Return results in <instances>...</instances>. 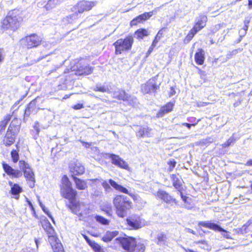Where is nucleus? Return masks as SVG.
<instances>
[{
	"label": "nucleus",
	"instance_id": "obj_50",
	"mask_svg": "<svg viewBox=\"0 0 252 252\" xmlns=\"http://www.w3.org/2000/svg\"><path fill=\"white\" fill-rule=\"evenodd\" d=\"M84 107V106L83 104H82V103H78V104H76L72 106V108L75 110H79L82 108H83Z\"/></svg>",
	"mask_w": 252,
	"mask_h": 252
},
{
	"label": "nucleus",
	"instance_id": "obj_1",
	"mask_svg": "<svg viewBox=\"0 0 252 252\" xmlns=\"http://www.w3.org/2000/svg\"><path fill=\"white\" fill-rule=\"evenodd\" d=\"M2 165L4 172L12 178H18L21 177L23 171L25 178L29 182L30 187L32 188L34 186V174L29 164L25 161H19V165L20 170L15 169L4 162H2Z\"/></svg>",
	"mask_w": 252,
	"mask_h": 252
},
{
	"label": "nucleus",
	"instance_id": "obj_39",
	"mask_svg": "<svg viewBox=\"0 0 252 252\" xmlns=\"http://www.w3.org/2000/svg\"><path fill=\"white\" fill-rule=\"evenodd\" d=\"M176 163H177L176 161L174 159H172L168 161L167 162V164L169 166L168 171L169 172L172 171L173 170L174 168H175V167L176 166Z\"/></svg>",
	"mask_w": 252,
	"mask_h": 252
},
{
	"label": "nucleus",
	"instance_id": "obj_15",
	"mask_svg": "<svg viewBox=\"0 0 252 252\" xmlns=\"http://www.w3.org/2000/svg\"><path fill=\"white\" fill-rule=\"evenodd\" d=\"M203 28L194 23L192 28L189 30L187 35L184 39L185 43H189L194 37V35Z\"/></svg>",
	"mask_w": 252,
	"mask_h": 252
},
{
	"label": "nucleus",
	"instance_id": "obj_62",
	"mask_svg": "<svg viewBox=\"0 0 252 252\" xmlns=\"http://www.w3.org/2000/svg\"><path fill=\"white\" fill-rule=\"evenodd\" d=\"M3 60V57L2 56L1 50L0 49V63H1Z\"/></svg>",
	"mask_w": 252,
	"mask_h": 252
},
{
	"label": "nucleus",
	"instance_id": "obj_36",
	"mask_svg": "<svg viewBox=\"0 0 252 252\" xmlns=\"http://www.w3.org/2000/svg\"><path fill=\"white\" fill-rule=\"evenodd\" d=\"M95 219L96 221L103 225H108L109 223V220L101 216L96 215Z\"/></svg>",
	"mask_w": 252,
	"mask_h": 252
},
{
	"label": "nucleus",
	"instance_id": "obj_27",
	"mask_svg": "<svg viewBox=\"0 0 252 252\" xmlns=\"http://www.w3.org/2000/svg\"><path fill=\"white\" fill-rule=\"evenodd\" d=\"M22 188L17 184H14L11 188V193L15 195V198L18 199L19 194L22 191Z\"/></svg>",
	"mask_w": 252,
	"mask_h": 252
},
{
	"label": "nucleus",
	"instance_id": "obj_17",
	"mask_svg": "<svg viewBox=\"0 0 252 252\" xmlns=\"http://www.w3.org/2000/svg\"><path fill=\"white\" fill-rule=\"evenodd\" d=\"M108 157L111 159L112 163L113 164L124 169L126 168V163L125 161L120 158L119 156L112 154H108Z\"/></svg>",
	"mask_w": 252,
	"mask_h": 252
},
{
	"label": "nucleus",
	"instance_id": "obj_20",
	"mask_svg": "<svg viewBox=\"0 0 252 252\" xmlns=\"http://www.w3.org/2000/svg\"><path fill=\"white\" fill-rule=\"evenodd\" d=\"M37 109L36 108V100L34 99L31 101L26 107L25 113L24 117H29L32 113H36Z\"/></svg>",
	"mask_w": 252,
	"mask_h": 252
},
{
	"label": "nucleus",
	"instance_id": "obj_43",
	"mask_svg": "<svg viewBox=\"0 0 252 252\" xmlns=\"http://www.w3.org/2000/svg\"><path fill=\"white\" fill-rule=\"evenodd\" d=\"M94 91L104 93L109 92V89L105 86H99L96 85L94 89Z\"/></svg>",
	"mask_w": 252,
	"mask_h": 252
},
{
	"label": "nucleus",
	"instance_id": "obj_35",
	"mask_svg": "<svg viewBox=\"0 0 252 252\" xmlns=\"http://www.w3.org/2000/svg\"><path fill=\"white\" fill-rule=\"evenodd\" d=\"M153 15V12L150 11L148 12H144L142 14L138 15L140 19L144 23L146 21L149 19Z\"/></svg>",
	"mask_w": 252,
	"mask_h": 252
},
{
	"label": "nucleus",
	"instance_id": "obj_46",
	"mask_svg": "<svg viewBox=\"0 0 252 252\" xmlns=\"http://www.w3.org/2000/svg\"><path fill=\"white\" fill-rule=\"evenodd\" d=\"M250 24V20H246L244 21V26L242 30L244 31V33L247 32Z\"/></svg>",
	"mask_w": 252,
	"mask_h": 252
},
{
	"label": "nucleus",
	"instance_id": "obj_19",
	"mask_svg": "<svg viewBox=\"0 0 252 252\" xmlns=\"http://www.w3.org/2000/svg\"><path fill=\"white\" fill-rule=\"evenodd\" d=\"M116 54H121L126 51V38L119 39L114 43Z\"/></svg>",
	"mask_w": 252,
	"mask_h": 252
},
{
	"label": "nucleus",
	"instance_id": "obj_21",
	"mask_svg": "<svg viewBox=\"0 0 252 252\" xmlns=\"http://www.w3.org/2000/svg\"><path fill=\"white\" fill-rule=\"evenodd\" d=\"M149 34L147 29L139 28L135 31L134 36L137 40L140 41L149 36Z\"/></svg>",
	"mask_w": 252,
	"mask_h": 252
},
{
	"label": "nucleus",
	"instance_id": "obj_16",
	"mask_svg": "<svg viewBox=\"0 0 252 252\" xmlns=\"http://www.w3.org/2000/svg\"><path fill=\"white\" fill-rule=\"evenodd\" d=\"M70 171L72 173V177H76L83 174L85 172L84 166L79 162H75L72 166H70Z\"/></svg>",
	"mask_w": 252,
	"mask_h": 252
},
{
	"label": "nucleus",
	"instance_id": "obj_44",
	"mask_svg": "<svg viewBox=\"0 0 252 252\" xmlns=\"http://www.w3.org/2000/svg\"><path fill=\"white\" fill-rule=\"evenodd\" d=\"M235 140L233 138H229L225 143L221 145L222 147L227 148L230 146L232 143H234Z\"/></svg>",
	"mask_w": 252,
	"mask_h": 252
},
{
	"label": "nucleus",
	"instance_id": "obj_34",
	"mask_svg": "<svg viewBox=\"0 0 252 252\" xmlns=\"http://www.w3.org/2000/svg\"><path fill=\"white\" fill-rule=\"evenodd\" d=\"M47 232L48 234L50 235L48 238L49 242L50 243L57 240L56 238L53 235L54 233V230L50 223H49V228L47 230Z\"/></svg>",
	"mask_w": 252,
	"mask_h": 252
},
{
	"label": "nucleus",
	"instance_id": "obj_61",
	"mask_svg": "<svg viewBox=\"0 0 252 252\" xmlns=\"http://www.w3.org/2000/svg\"><path fill=\"white\" fill-rule=\"evenodd\" d=\"M184 250L185 252H195V251H193L192 250L188 249V248H184Z\"/></svg>",
	"mask_w": 252,
	"mask_h": 252
},
{
	"label": "nucleus",
	"instance_id": "obj_53",
	"mask_svg": "<svg viewBox=\"0 0 252 252\" xmlns=\"http://www.w3.org/2000/svg\"><path fill=\"white\" fill-rule=\"evenodd\" d=\"M92 248L95 252H97L98 251H101V247L97 243H96Z\"/></svg>",
	"mask_w": 252,
	"mask_h": 252
},
{
	"label": "nucleus",
	"instance_id": "obj_54",
	"mask_svg": "<svg viewBox=\"0 0 252 252\" xmlns=\"http://www.w3.org/2000/svg\"><path fill=\"white\" fill-rule=\"evenodd\" d=\"M155 48V47L154 46H153L152 45H151L150 47L147 51V55H149L154 51Z\"/></svg>",
	"mask_w": 252,
	"mask_h": 252
},
{
	"label": "nucleus",
	"instance_id": "obj_18",
	"mask_svg": "<svg viewBox=\"0 0 252 252\" xmlns=\"http://www.w3.org/2000/svg\"><path fill=\"white\" fill-rule=\"evenodd\" d=\"M194 60L197 65H203L205 60V52L202 48H198L194 55Z\"/></svg>",
	"mask_w": 252,
	"mask_h": 252
},
{
	"label": "nucleus",
	"instance_id": "obj_5",
	"mask_svg": "<svg viewBox=\"0 0 252 252\" xmlns=\"http://www.w3.org/2000/svg\"><path fill=\"white\" fill-rule=\"evenodd\" d=\"M93 67L84 63L83 60H80L70 67V71L69 69H66L64 73H70L71 75H88L93 72Z\"/></svg>",
	"mask_w": 252,
	"mask_h": 252
},
{
	"label": "nucleus",
	"instance_id": "obj_42",
	"mask_svg": "<svg viewBox=\"0 0 252 252\" xmlns=\"http://www.w3.org/2000/svg\"><path fill=\"white\" fill-rule=\"evenodd\" d=\"M143 23L138 16H136L130 22L131 26H136L139 24Z\"/></svg>",
	"mask_w": 252,
	"mask_h": 252
},
{
	"label": "nucleus",
	"instance_id": "obj_40",
	"mask_svg": "<svg viewBox=\"0 0 252 252\" xmlns=\"http://www.w3.org/2000/svg\"><path fill=\"white\" fill-rule=\"evenodd\" d=\"M101 185L106 192H109L112 191V189L110 187V185L109 183V181H103L102 182Z\"/></svg>",
	"mask_w": 252,
	"mask_h": 252
},
{
	"label": "nucleus",
	"instance_id": "obj_48",
	"mask_svg": "<svg viewBox=\"0 0 252 252\" xmlns=\"http://www.w3.org/2000/svg\"><path fill=\"white\" fill-rule=\"evenodd\" d=\"M42 210L53 221H54L52 216L45 207H42Z\"/></svg>",
	"mask_w": 252,
	"mask_h": 252
},
{
	"label": "nucleus",
	"instance_id": "obj_4",
	"mask_svg": "<svg viewBox=\"0 0 252 252\" xmlns=\"http://www.w3.org/2000/svg\"><path fill=\"white\" fill-rule=\"evenodd\" d=\"M96 1H89L83 0L78 2L74 7V13L69 17H67L68 22H72V20L78 19L80 16L79 15L85 11L90 10L96 5Z\"/></svg>",
	"mask_w": 252,
	"mask_h": 252
},
{
	"label": "nucleus",
	"instance_id": "obj_14",
	"mask_svg": "<svg viewBox=\"0 0 252 252\" xmlns=\"http://www.w3.org/2000/svg\"><path fill=\"white\" fill-rule=\"evenodd\" d=\"M175 106V102L170 101L162 106L157 113V117H163L165 114L172 112Z\"/></svg>",
	"mask_w": 252,
	"mask_h": 252
},
{
	"label": "nucleus",
	"instance_id": "obj_63",
	"mask_svg": "<svg viewBox=\"0 0 252 252\" xmlns=\"http://www.w3.org/2000/svg\"><path fill=\"white\" fill-rule=\"evenodd\" d=\"M82 235L83 237H84V238L86 241V242L88 241L90 239L88 237V236H87V235L83 234H82Z\"/></svg>",
	"mask_w": 252,
	"mask_h": 252
},
{
	"label": "nucleus",
	"instance_id": "obj_60",
	"mask_svg": "<svg viewBox=\"0 0 252 252\" xmlns=\"http://www.w3.org/2000/svg\"><path fill=\"white\" fill-rule=\"evenodd\" d=\"M245 165L247 166H252V159L248 160Z\"/></svg>",
	"mask_w": 252,
	"mask_h": 252
},
{
	"label": "nucleus",
	"instance_id": "obj_45",
	"mask_svg": "<svg viewBox=\"0 0 252 252\" xmlns=\"http://www.w3.org/2000/svg\"><path fill=\"white\" fill-rule=\"evenodd\" d=\"M200 120H201L200 119H197L196 120V122L191 123V124H189V123H184L182 124V125L186 126L188 128L190 129V127H191V126H196L198 124V123L200 121Z\"/></svg>",
	"mask_w": 252,
	"mask_h": 252
},
{
	"label": "nucleus",
	"instance_id": "obj_55",
	"mask_svg": "<svg viewBox=\"0 0 252 252\" xmlns=\"http://www.w3.org/2000/svg\"><path fill=\"white\" fill-rule=\"evenodd\" d=\"M170 89H171V91L170 92V93H169V96H171L173 95H174L176 93V92L174 89V88L173 87H171L170 88Z\"/></svg>",
	"mask_w": 252,
	"mask_h": 252
},
{
	"label": "nucleus",
	"instance_id": "obj_9",
	"mask_svg": "<svg viewBox=\"0 0 252 252\" xmlns=\"http://www.w3.org/2000/svg\"><path fill=\"white\" fill-rule=\"evenodd\" d=\"M114 204L117 210V214L124 218L126 214V198L124 195H118L114 199Z\"/></svg>",
	"mask_w": 252,
	"mask_h": 252
},
{
	"label": "nucleus",
	"instance_id": "obj_2",
	"mask_svg": "<svg viewBox=\"0 0 252 252\" xmlns=\"http://www.w3.org/2000/svg\"><path fill=\"white\" fill-rule=\"evenodd\" d=\"M61 192L62 196L69 200L70 204H66V206L72 212L76 207L75 202L77 191L72 187V184L66 175H64L62 180Z\"/></svg>",
	"mask_w": 252,
	"mask_h": 252
},
{
	"label": "nucleus",
	"instance_id": "obj_32",
	"mask_svg": "<svg viewBox=\"0 0 252 252\" xmlns=\"http://www.w3.org/2000/svg\"><path fill=\"white\" fill-rule=\"evenodd\" d=\"M114 97L120 100H125L126 99V93L124 91H116L114 93Z\"/></svg>",
	"mask_w": 252,
	"mask_h": 252
},
{
	"label": "nucleus",
	"instance_id": "obj_13",
	"mask_svg": "<svg viewBox=\"0 0 252 252\" xmlns=\"http://www.w3.org/2000/svg\"><path fill=\"white\" fill-rule=\"evenodd\" d=\"M170 179L172 183V186L177 191H179L181 190H184L183 188L184 182L181 177H179L178 174H173L170 175Z\"/></svg>",
	"mask_w": 252,
	"mask_h": 252
},
{
	"label": "nucleus",
	"instance_id": "obj_51",
	"mask_svg": "<svg viewBox=\"0 0 252 252\" xmlns=\"http://www.w3.org/2000/svg\"><path fill=\"white\" fill-rule=\"evenodd\" d=\"M34 129L36 130V133L38 134L40 131L39 124L38 122H35L33 126Z\"/></svg>",
	"mask_w": 252,
	"mask_h": 252
},
{
	"label": "nucleus",
	"instance_id": "obj_11",
	"mask_svg": "<svg viewBox=\"0 0 252 252\" xmlns=\"http://www.w3.org/2000/svg\"><path fill=\"white\" fill-rule=\"evenodd\" d=\"M41 40V38L35 34H31L25 38L26 46L29 49L36 47L40 44Z\"/></svg>",
	"mask_w": 252,
	"mask_h": 252
},
{
	"label": "nucleus",
	"instance_id": "obj_64",
	"mask_svg": "<svg viewBox=\"0 0 252 252\" xmlns=\"http://www.w3.org/2000/svg\"><path fill=\"white\" fill-rule=\"evenodd\" d=\"M248 5L250 8L252 7V0H248Z\"/></svg>",
	"mask_w": 252,
	"mask_h": 252
},
{
	"label": "nucleus",
	"instance_id": "obj_30",
	"mask_svg": "<svg viewBox=\"0 0 252 252\" xmlns=\"http://www.w3.org/2000/svg\"><path fill=\"white\" fill-rule=\"evenodd\" d=\"M62 0H49L45 5V7L47 10L51 9L59 4Z\"/></svg>",
	"mask_w": 252,
	"mask_h": 252
},
{
	"label": "nucleus",
	"instance_id": "obj_23",
	"mask_svg": "<svg viewBox=\"0 0 252 252\" xmlns=\"http://www.w3.org/2000/svg\"><path fill=\"white\" fill-rule=\"evenodd\" d=\"M73 179L75 183L77 189H78L83 190L87 188V184L84 180L78 178L76 177H74Z\"/></svg>",
	"mask_w": 252,
	"mask_h": 252
},
{
	"label": "nucleus",
	"instance_id": "obj_28",
	"mask_svg": "<svg viewBox=\"0 0 252 252\" xmlns=\"http://www.w3.org/2000/svg\"><path fill=\"white\" fill-rule=\"evenodd\" d=\"M137 243L135 238L127 237V252H129L130 248L132 249H134Z\"/></svg>",
	"mask_w": 252,
	"mask_h": 252
},
{
	"label": "nucleus",
	"instance_id": "obj_37",
	"mask_svg": "<svg viewBox=\"0 0 252 252\" xmlns=\"http://www.w3.org/2000/svg\"><path fill=\"white\" fill-rule=\"evenodd\" d=\"M117 243L122 246L124 250H126V238L119 237L115 239Z\"/></svg>",
	"mask_w": 252,
	"mask_h": 252
},
{
	"label": "nucleus",
	"instance_id": "obj_24",
	"mask_svg": "<svg viewBox=\"0 0 252 252\" xmlns=\"http://www.w3.org/2000/svg\"><path fill=\"white\" fill-rule=\"evenodd\" d=\"M166 234L164 232H160L157 235L155 242L158 245H164L166 242Z\"/></svg>",
	"mask_w": 252,
	"mask_h": 252
},
{
	"label": "nucleus",
	"instance_id": "obj_8",
	"mask_svg": "<svg viewBox=\"0 0 252 252\" xmlns=\"http://www.w3.org/2000/svg\"><path fill=\"white\" fill-rule=\"evenodd\" d=\"M146 221L140 216L134 215L127 218L129 230H137L143 227Z\"/></svg>",
	"mask_w": 252,
	"mask_h": 252
},
{
	"label": "nucleus",
	"instance_id": "obj_52",
	"mask_svg": "<svg viewBox=\"0 0 252 252\" xmlns=\"http://www.w3.org/2000/svg\"><path fill=\"white\" fill-rule=\"evenodd\" d=\"M163 30H164L163 28H162V29H160L158 31V33L156 34V35L160 39L163 37Z\"/></svg>",
	"mask_w": 252,
	"mask_h": 252
},
{
	"label": "nucleus",
	"instance_id": "obj_58",
	"mask_svg": "<svg viewBox=\"0 0 252 252\" xmlns=\"http://www.w3.org/2000/svg\"><path fill=\"white\" fill-rule=\"evenodd\" d=\"M87 242L92 248L96 243L94 241H91L90 239L87 241Z\"/></svg>",
	"mask_w": 252,
	"mask_h": 252
},
{
	"label": "nucleus",
	"instance_id": "obj_25",
	"mask_svg": "<svg viewBox=\"0 0 252 252\" xmlns=\"http://www.w3.org/2000/svg\"><path fill=\"white\" fill-rule=\"evenodd\" d=\"M207 21L208 18L206 15L200 14L199 16V19L194 23L204 28L206 26Z\"/></svg>",
	"mask_w": 252,
	"mask_h": 252
},
{
	"label": "nucleus",
	"instance_id": "obj_33",
	"mask_svg": "<svg viewBox=\"0 0 252 252\" xmlns=\"http://www.w3.org/2000/svg\"><path fill=\"white\" fill-rule=\"evenodd\" d=\"M151 131V129L149 128L142 127L140 128L137 132L138 136L140 137H144L148 136Z\"/></svg>",
	"mask_w": 252,
	"mask_h": 252
},
{
	"label": "nucleus",
	"instance_id": "obj_59",
	"mask_svg": "<svg viewBox=\"0 0 252 252\" xmlns=\"http://www.w3.org/2000/svg\"><path fill=\"white\" fill-rule=\"evenodd\" d=\"M187 119L189 121L191 122V123L196 122V121L197 120H196L195 117H189Z\"/></svg>",
	"mask_w": 252,
	"mask_h": 252
},
{
	"label": "nucleus",
	"instance_id": "obj_22",
	"mask_svg": "<svg viewBox=\"0 0 252 252\" xmlns=\"http://www.w3.org/2000/svg\"><path fill=\"white\" fill-rule=\"evenodd\" d=\"M118 234V231H107L102 237V240L105 242L111 241Z\"/></svg>",
	"mask_w": 252,
	"mask_h": 252
},
{
	"label": "nucleus",
	"instance_id": "obj_47",
	"mask_svg": "<svg viewBox=\"0 0 252 252\" xmlns=\"http://www.w3.org/2000/svg\"><path fill=\"white\" fill-rule=\"evenodd\" d=\"M183 191H184V190H181L178 192L180 194V195L182 200L185 203H187V202H188V199L189 197L188 196L184 195Z\"/></svg>",
	"mask_w": 252,
	"mask_h": 252
},
{
	"label": "nucleus",
	"instance_id": "obj_7",
	"mask_svg": "<svg viewBox=\"0 0 252 252\" xmlns=\"http://www.w3.org/2000/svg\"><path fill=\"white\" fill-rule=\"evenodd\" d=\"M19 131V126L15 125L14 122H12L3 139L4 144L8 146L13 144L15 142L16 135Z\"/></svg>",
	"mask_w": 252,
	"mask_h": 252
},
{
	"label": "nucleus",
	"instance_id": "obj_10",
	"mask_svg": "<svg viewBox=\"0 0 252 252\" xmlns=\"http://www.w3.org/2000/svg\"><path fill=\"white\" fill-rule=\"evenodd\" d=\"M199 225L213 230L215 231H219L221 232L223 237L226 239H231L230 233L227 230L221 227L217 223H212L210 221H200L199 222Z\"/></svg>",
	"mask_w": 252,
	"mask_h": 252
},
{
	"label": "nucleus",
	"instance_id": "obj_57",
	"mask_svg": "<svg viewBox=\"0 0 252 252\" xmlns=\"http://www.w3.org/2000/svg\"><path fill=\"white\" fill-rule=\"evenodd\" d=\"M87 242L92 248L96 243L94 241H91L90 239L87 241Z\"/></svg>",
	"mask_w": 252,
	"mask_h": 252
},
{
	"label": "nucleus",
	"instance_id": "obj_49",
	"mask_svg": "<svg viewBox=\"0 0 252 252\" xmlns=\"http://www.w3.org/2000/svg\"><path fill=\"white\" fill-rule=\"evenodd\" d=\"M160 40V39L157 36H155L152 42L151 45L153 46H154L155 47H156L159 41Z\"/></svg>",
	"mask_w": 252,
	"mask_h": 252
},
{
	"label": "nucleus",
	"instance_id": "obj_12",
	"mask_svg": "<svg viewBox=\"0 0 252 252\" xmlns=\"http://www.w3.org/2000/svg\"><path fill=\"white\" fill-rule=\"evenodd\" d=\"M155 196L158 199L166 203H170L171 202L175 203L177 202V200L173 198L168 192L161 189H158L157 191Z\"/></svg>",
	"mask_w": 252,
	"mask_h": 252
},
{
	"label": "nucleus",
	"instance_id": "obj_41",
	"mask_svg": "<svg viewBox=\"0 0 252 252\" xmlns=\"http://www.w3.org/2000/svg\"><path fill=\"white\" fill-rule=\"evenodd\" d=\"M133 41L132 35H130L127 36V50L131 49Z\"/></svg>",
	"mask_w": 252,
	"mask_h": 252
},
{
	"label": "nucleus",
	"instance_id": "obj_3",
	"mask_svg": "<svg viewBox=\"0 0 252 252\" xmlns=\"http://www.w3.org/2000/svg\"><path fill=\"white\" fill-rule=\"evenodd\" d=\"M22 18L17 10H13L8 12L7 16L1 22V30L5 31L11 30L15 31L20 26Z\"/></svg>",
	"mask_w": 252,
	"mask_h": 252
},
{
	"label": "nucleus",
	"instance_id": "obj_29",
	"mask_svg": "<svg viewBox=\"0 0 252 252\" xmlns=\"http://www.w3.org/2000/svg\"><path fill=\"white\" fill-rule=\"evenodd\" d=\"M109 183L110 186L114 188L116 190L121 191L122 192L126 193V188L123 187V186L118 184L116 182L113 181L112 179L109 180Z\"/></svg>",
	"mask_w": 252,
	"mask_h": 252
},
{
	"label": "nucleus",
	"instance_id": "obj_6",
	"mask_svg": "<svg viewBox=\"0 0 252 252\" xmlns=\"http://www.w3.org/2000/svg\"><path fill=\"white\" fill-rule=\"evenodd\" d=\"M160 85L158 76H154L141 85V91L143 94H156Z\"/></svg>",
	"mask_w": 252,
	"mask_h": 252
},
{
	"label": "nucleus",
	"instance_id": "obj_56",
	"mask_svg": "<svg viewBox=\"0 0 252 252\" xmlns=\"http://www.w3.org/2000/svg\"><path fill=\"white\" fill-rule=\"evenodd\" d=\"M87 242L92 248L96 243L94 241H91L90 239L87 241Z\"/></svg>",
	"mask_w": 252,
	"mask_h": 252
},
{
	"label": "nucleus",
	"instance_id": "obj_26",
	"mask_svg": "<svg viewBox=\"0 0 252 252\" xmlns=\"http://www.w3.org/2000/svg\"><path fill=\"white\" fill-rule=\"evenodd\" d=\"M54 243L51 242L50 244L52 247L54 252H64L62 244L57 242V240L54 241Z\"/></svg>",
	"mask_w": 252,
	"mask_h": 252
},
{
	"label": "nucleus",
	"instance_id": "obj_31",
	"mask_svg": "<svg viewBox=\"0 0 252 252\" xmlns=\"http://www.w3.org/2000/svg\"><path fill=\"white\" fill-rule=\"evenodd\" d=\"M145 251V247L143 244L137 243L134 249H132L130 248L129 252H144Z\"/></svg>",
	"mask_w": 252,
	"mask_h": 252
},
{
	"label": "nucleus",
	"instance_id": "obj_38",
	"mask_svg": "<svg viewBox=\"0 0 252 252\" xmlns=\"http://www.w3.org/2000/svg\"><path fill=\"white\" fill-rule=\"evenodd\" d=\"M11 156L13 162L16 163L19 160V154L16 150H13L11 152Z\"/></svg>",
	"mask_w": 252,
	"mask_h": 252
}]
</instances>
